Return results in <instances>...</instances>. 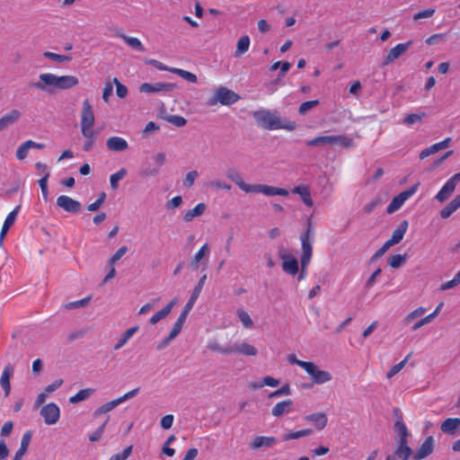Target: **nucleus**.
<instances>
[{
    "label": "nucleus",
    "mask_w": 460,
    "mask_h": 460,
    "mask_svg": "<svg viewBox=\"0 0 460 460\" xmlns=\"http://www.w3.org/2000/svg\"><path fill=\"white\" fill-rule=\"evenodd\" d=\"M252 118L257 125L266 130L286 129L293 131L296 123L287 118H281L277 111L260 109L252 112Z\"/></svg>",
    "instance_id": "obj_1"
},
{
    "label": "nucleus",
    "mask_w": 460,
    "mask_h": 460,
    "mask_svg": "<svg viewBox=\"0 0 460 460\" xmlns=\"http://www.w3.org/2000/svg\"><path fill=\"white\" fill-rule=\"evenodd\" d=\"M226 177L235 183L236 186L245 193H262L267 197L273 196H288V191L286 189L270 186L267 184H248L246 183L240 172L234 169L230 168L226 171Z\"/></svg>",
    "instance_id": "obj_2"
},
{
    "label": "nucleus",
    "mask_w": 460,
    "mask_h": 460,
    "mask_svg": "<svg viewBox=\"0 0 460 460\" xmlns=\"http://www.w3.org/2000/svg\"><path fill=\"white\" fill-rule=\"evenodd\" d=\"M79 80L75 75L58 76L52 73H43L39 76V81L31 84V87L46 93H52V89L66 90L77 85Z\"/></svg>",
    "instance_id": "obj_3"
},
{
    "label": "nucleus",
    "mask_w": 460,
    "mask_h": 460,
    "mask_svg": "<svg viewBox=\"0 0 460 460\" xmlns=\"http://www.w3.org/2000/svg\"><path fill=\"white\" fill-rule=\"evenodd\" d=\"M302 244V256H301V270L298 276V280H302L307 274V266L311 261L313 253V232L312 225L309 222L307 230L300 236Z\"/></svg>",
    "instance_id": "obj_4"
},
{
    "label": "nucleus",
    "mask_w": 460,
    "mask_h": 460,
    "mask_svg": "<svg viewBox=\"0 0 460 460\" xmlns=\"http://www.w3.org/2000/svg\"><path fill=\"white\" fill-rule=\"evenodd\" d=\"M206 279H207V275H203L197 286L194 288L190 298H189V301L187 302V304L185 305L183 310L181 311V314L179 315L178 319L176 320V322L174 323L178 324L179 326H181L182 328L187 317H188V314H190V312L191 311L194 304L196 303L197 299L199 298V295H200V292L205 285V282H206Z\"/></svg>",
    "instance_id": "obj_5"
},
{
    "label": "nucleus",
    "mask_w": 460,
    "mask_h": 460,
    "mask_svg": "<svg viewBox=\"0 0 460 460\" xmlns=\"http://www.w3.org/2000/svg\"><path fill=\"white\" fill-rule=\"evenodd\" d=\"M240 99V96L227 89L226 87L221 86L217 88L212 98L209 99V105H216L221 103L222 105H231L235 103Z\"/></svg>",
    "instance_id": "obj_6"
},
{
    "label": "nucleus",
    "mask_w": 460,
    "mask_h": 460,
    "mask_svg": "<svg viewBox=\"0 0 460 460\" xmlns=\"http://www.w3.org/2000/svg\"><path fill=\"white\" fill-rule=\"evenodd\" d=\"M418 187H419V183H416V184L412 185L411 187H410L409 189L402 191L397 196H395L392 199L390 204L387 206L386 212L388 214H393L395 211H397L398 209H400L401 207L404 204V202L416 193Z\"/></svg>",
    "instance_id": "obj_7"
},
{
    "label": "nucleus",
    "mask_w": 460,
    "mask_h": 460,
    "mask_svg": "<svg viewBox=\"0 0 460 460\" xmlns=\"http://www.w3.org/2000/svg\"><path fill=\"white\" fill-rule=\"evenodd\" d=\"M460 181V172L455 173L452 177H450L440 190L436 195V199L439 202L446 201L455 191L456 185Z\"/></svg>",
    "instance_id": "obj_8"
},
{
    "label": "nucleus",
    "mask_w": 460,
    "mask_h": 460,
    "mask_svg": "<svg viewBox=\"0 0 460 460\" xmlns=\"http://www.w3.org/2000/svg\"><path fill=\"white\" fill-rule=\"evenodd\" d=\"M305 371L311 376L313 382L317 385L328 383L332 379V376L330 372L319 369L316 365L311 361Z\"/></svg>",
    "instance_id": "obj_9"
},
{
    "label": "nucleus",
    "mask_w": 460,
    "mask_h": 460,
    "mask_svg": "<svg viewBox=\"0 0 460 460\" xmlns=\"http://www.w3.org/2000/svg\"><path fill=\"white\" fill-rule=\"evenodd\" d=\"M411 45L412 40H408L407 42L399 43L392 48L388 54L384 58L382 66H386L392 64L395 59L405 54Z\"/></svg>",
    "instance_id": "obj_10"
},
{
    "label": "nucleus",
    "mask_w": 460,
    "mask_h": 460,
    "mask_svg": "<svg viewBox=\"0 0 460 460\" xmlns=\"http://www.w3.org/2000/svg\"><path fill=\"white\" fill-rule=\"evenodd\" d=\"M40 415L47 425H54L60 418V409L55 402H49L41 408Z\"/></svg>",
    "instance_id": "obj_11"
},
{
    "label": "nucleus",
    "mask_w": 460,
    "mask_h": 460,
    "mask_svg": "<svg viewBox=\"0 0 460 460\" xmlns=\"http://www.w3.org/2000/svg\"><path fill=\"white\" fill-rule=\"evenodd\" d=\"M57 206L71 214H77L82 209V205L78 200H75L66 195H60L58 197Z\"/></svg>",
    "instance_id": "obj_12"
},
{
    "label": "nucleus",
    "mask_w": 460,
    "mask_h": 460,
    "mask_svg": "<svg viewBox=\"0 0 460 460\" xmlns=\"http://www.w3.org/2000/svg\"><path fill=\"white\" fill-rule=\"evenodd\" d=\"M176 87L175 84L172 83H143L139 86V92L145 93H169Z\"/></svg>",
    "instance_id": "obj_13"
},
{
    "label": "nucleus",
    "mask_w": 460,
    "mask_h": 460,
    "mask_svg": "<svg viewBox=\"0 0 460 460\" xmlns=\"http://www.w3.org/2000/svg\"><path fill=\"white\" fill-rule=\"evenodd\" d=\"M279 257L282 260L283 270L291 276H295L299 270L297 260L285 252H280Z\"/></svg>",
    "instance_id": "obj_14"
},
{
    "label": "nucleus",
    "mask_w": 460,
    "mask_h": 460,
    "mask_svg": "<svg viewBox=\"0 0 460 460\" xmlns=\"http://www.w3.org/2000/svg\"><path fill=\"white\" fill-rule=\"evenodd\" d=\"M278 442V438L275 437L267 436H255L249 444V447L252 450H259L261 448H270L274 447Z\"/></svg>",
    "instance_id": "obj_15"
},
{
    "label": "nucleus",
    "mask_w": 460,
    "mask_h": 460,
    "mask_svg": "<svg viewBox=\"0 0 460 460\" xmlns=\"http://www.w3.org/2000/svg\"><path fill=\"white\" fill-rule=\"evenodd\" d=\"M95 121L92 105L88 100L83 102L81 114V127H93Z\"/></svg>",
    "instance_id": "obj_16"
},
{
    "label": "nucleus",
    "mask_w": 460,
    "mask_h": 460,
    "mask_svg": "<svg viewBox=\"0 0 460 460\" xmlns=\"http://www.w3.org/2000/svg\"><path fill=\"white\" fill-rule=\"evenodd\" d=\"M434 449L433 437H428L420 448L413 454L412 460H421L429 456Z\"/></svg>",
    "instance_id": "obj_17"
},
{
    "label": "nucleus",
    "mask_w": 460,
    "mask_h": 460,
    "mask_svg": "<svg viewBox=\"0 0 460 460\" xmlns=\"http://www.w3.org/2000/svg\"><path fill=\"white\" fill-rule=\"evenodd\" d=\"M451 142H452V138L451 137H447V138H445L444 140H442V141H440L438 143L431 145L430 146L423 149L420 153V159L423 160L426 157H428V156H429L431 155H434V154L438 153V151H440L442 149L447 148Z\"/></svg>",
    "instance_id": "obj_18"
},
{
    "label": "nucleus",
    "mask_w": 460,
    "mask_h": 460,
    "mask_svg": "<svg viewBox=\"0 0 460 460\" xmlns=\"http://www.w3.org/2000/svg\"><path fill=\"white\" fill-rule=\"evenodd\" d=\"M293 406L294 402L290 399L281 401L271 409V414L277 418L281 417L285 414L292 412Z\"/></svg>",
    "instance_id": "obj_19"
},
{
    "label": "nucleus",
    "mask_w": 460,
    "mask_h": 460,
    "mask_svg": "<svg viewBox=\"0 0 460 460\" xmlns=\"http://www.w3.org/2000/svg\"><path fill=\"white\" fill-rule=\"evenodd\" d=\"M409 223L407 220L402 221L396 229L393 232L392 236L387 242L392 245L398 244L403 239L404 234L408 230Z\"/></svg>",
    "instance_id": "obj_20"
},
{
    "label": "nucleus",
    "mask_w": 460,
    "mask_h": 460,
    "mask_svg": "<svg viewBox=\"0 0 460 460\" xmlns=\"http://www.w3.org/2000/svg\"><path fill=\"white\" fill-rule=\"evenodd\" d=\"M13 374V368L11 364H7L1 375L0 377V385L4 392V395L8 396L11 392V384H10V378Z\"/></svg>",
    "instance_id": "obj_21"
},
{
    "label": "nucleus",
    "mask_w": 460,
    "mask_h": 460,
    "mask_svg": "<svg viewBox=\"0 0 460 460\" xmlns=\"http://www.w3.org/2000/svg\"><path fill=\"white\" fill-rule=\"evenodd\" d=\"M106 146L109 150L121 152L128 147V144L123 137H111L106 141Z\"/></svg>",
    "instance_id": "obj_22"
},
{
    "label": "nucleus",
    "mask_w": 460,
    "mask_h": 460,
    "mask_svg": "<svg viewBox=\"0 0 460 460\" xmlns=\"http://www.w3.org/2000/svg\"><path fill=\"white\" fill-rule=\"evenodd\" d=\"M292 193L299 195L305 206L313 207L314 201L308 186L304 184L296 186L292 190Z\"/></svg>",
    "instance_id": "obj_23"
},
{
    "label": "nucleus",
    "mask_w": 460,
    "mask_h": 460,
    "mask_svg": "<svg viewBox=\"0 0 460 460\" xmlns=\"http://www.w3.org/2000/svg\"><path fill=\"white\" fill-rule=\"evenodd\" d=\"M21 117V112L18 110H12L0 118V131L5 129L10 125L16 122Z\"/></svg>",
    "instance_id": "obj_24"
},
{
    "label": "nucleus",
    "mask_w": 460,
    "mask_h": 460,
    "mask_svg": "<svg viewBox=\"0 0 460 460\" xmlns=\"http://www.w3.org/2000/svg\"><path fill=\"white\" fill-rule=\"evenodd\" d=\"M460 428L459 418H448L445 420L440 426V429L445 434L455 435L456 430Z\"/></svg>",
    "instance_id": "obj_25"
},
{
    "label": "nucleus",
    "mask_w": 460,
    "mask_h": 460,
    "mask_svg": "<svg viewBox=\"0 0 460 460\" xmlns=\"http://www.w3.org/2000/svg\"><path fill=\"white\" fill-rule=\"evenodd\" d=\"M396 444L397 445L394 451V454L395 455L397 459L408 460L412 454V450L409 447L408 442H396Z\"/></svg>",
    "instance_id": "obj_26"
},
{
    "label": "nucleus",
    "mask_w": 460,
    "mask_h": 460,
    "mask_svg": "<svg viewBox=\"0 0 460 460\" xmlns=\"http://www.w3.org/2000/svg\"><path fill=\"white\" fill-rule=\"evenodd\" d=\"M177 303V299H172L169 304H167L163 309L156 312L151 318L149 323L151 324H156L162 319L165 318L172 311V307Z\"/></svg>",
    "instance_id": "obj_27"
},
{
    "label": "nucleus",
    "mask_w": 460,
    "mask_h": 460,
    "mask_svg": "<svg viewBox=\"0 0 460 460\" xmlns=\"http://www.w3.org/2000/svg\"><path fill=\"white\" fill-rule=\"evenodd\" d=\"M443 305H444L443 302L439 303L438 305V306L436 307V309L431 314H429V315L423 317L422 319H420V321L415 323L413 324V326L411 327V330L413 332H415V331L419 330L420 327H422L423 325H426V324L429 323L430 322H432L438 315Z\"/></svg>",
    "instance_id": "obj_28"
},
{
    "label": "nucleus",
    "mask_w": 460,
    "mask_h": 460,
    "mask_svg": "<svg viewBox=\"0 0 460 460\" xmlns=\"http://www.w3.org/2000/svg\"><path fill=\"white\" fill-rule=\"evenodd\" d=\"M460 208V193L457 194L444 208L440 210L442 218H448Z\"/></svg>",
    "instance_id": "obj_29"
},
{
    "label": "nucleus",
    "mask_w": 460,
    "mask_h": 460,
    "mask_svg": "<svg viewBox=\"0 0 460 460\" xmlns=\"http://www.w3.org/2000/svg\"><path fill=\"white\" fill-rule=\"evenodd\" d=\"M394 429L397 435L396 442H408V437L410 436V433L403 421H401L400 420H395Z\"/></svg>",
    "instance_id": "obj_30"
},
{
    "label": "nucleus",
    "mask_w": 460,
    "mask_h": 460,
    "mask_svg": "<svg viewBox=\"0 0 460 460\" xmlns=\"http://www.w3.org/2000/svg\"><path fill=\"white\" fill-rule=\"evenodd\" d=\"M181 327L179 326L178 324L174 323L169 335L165 338H164L163 340H161L157 345H156V349L158 350H161V349H165L166 347L169 346L170 342L174 339L176 338V336L181 332Z\"/></svg>",
    "instance_id": "obj_31"
},
{
    "label": "nucleus",
    "mask_w": 460,
    "mask_h": 460,
    "mask_svg": "<svg viewBox=\"0 0 460 460\" xmlns=\"http://www.w3.org/2000/svg\"><path fill=\"white\" fill-rule=\"evenodd\" d=\"M305 420L307 421L314 422L315 427L321 430L323 429L327 424V417L323 412H316L310 415H306Z\"/></svg>",
    "instance_id": "obj_32"
},
{
    "label": "nucleus",
    "mask_w": 460,
    "mask_h": 460,
    "mask_svg": "<svg viewBox=\"0 0 460 460\" xmlns=\"http://www.w3.org/2000/svg\"><path fill=\"white\" fill-rule=\"evenodd\" d=\"M206 210V204L205 203H199L197 204L192 209L188 210L183 215V220L185 222H190L195 217L201 216Z\"/></svg>",
    "instance_id": "obj_33"
},
{
    "label": "nucleus",
    "mask_w": 460,
    "mask_h": 460,
    "mask_svg": "<svg viewBox=\"0 0 460 460\" xmlns=\"http://www.w3.org/2000/svg\"><path fill=\"white\" fill-rule=\"evenodd\" d=\"M209 253V248L208 243H204L200 249L195 253L194 257L192 258L190 267L192 270H197L199 267V263L201 261V260Z\"/></svg>",
    "instance_id": "obj_34"
},
{
    "label": "nucleus",
    "mask_w": 460,
    "mask_h": 460,
    "mask_svg": "<svg viewBox=\"0 0 460 460\" xmlns=\"http://www.w3.org/2000/svg\"><path fill=\"white\" fill-rule=\"evenodd\" d=\"M117 37L124 40V41L128 45L130 46L132 49L139 51V52H143L145 51V47L143 45V43L140 41L139 39L137 38H135V37H129V36H127L123 33H118L116 35Z\"/></svg>",
    "instance_id": "obj_35"
},
{
    "label": "nucleus",
    "mask_w": 460,
    "mask_h": 460,
    "mask_svg": "<svg viewBox=\"0 0 460 460\" xmlns=\"http://www.w3.org/2000/svg\"><path fill=\"white\" fill-rule=\"evenodd\" d=\"M250 47V38L245 35L242 36L236 44V49L234 51V58H240L242 57L245 52L248 51Z\"/></svg>",
    "instance_id": "obj_36"
},
{
    "label": "nucleus",
    "mask_w": 460,
    "mask_h": 460,
    "mask_svg": "<svg viewBox=\"0 0 460 460\" xmlns=\"http://www.w3.org/2000/svg\"><path fill=\"white\" fill-rule=\"evenodd\" d=\"M138 326H133L129 329H128L125 332H123L119 339L118 342L114 346V349L118 350L121 349L128 341V340L137 332Z\"/></svg>",
    "instance_id": "obj_37"
},
{
    "label": "nucleus",
    "mask_w": 460,
    "mask_h": 460,
    "mask_svg": "<svg viewBox=\"0 0 460 460\" xmlns=\"http://www.w3.org/2000/svg\"><path fill=\"white\" fill-rule=\"evenodd\" d=\"M237 353L244 356H256L258 349L253 346L246 342H236Z\"/></svg>",
    "instance_id": "obj_38"
},
{
    "label": "nucleus",
    "mask_w": 460,
    "mask_h": 460,
    "mask_svg": "<svg viewBox=\"0 0 460 460\" xmlns=\"http://www.w3.org/2000/svg\"><path fill=\"white\" fill-rule=\"evenodd\" d=\"M94 392L95 390L93 388L82 389L69 398V402L73 404L78 403L88 399Z\"/></svg>",
    "instance_id": "obj_39"
},
{
    "label": "nucleus",
    "mask_w": 460,
    "mask_h": 460,
    "mask_svg": "<svg viewBox=\"0 0 460 460\" xmlns=\"http://www.w3.org/2000/svg\"><path fill=\"white\" fill-rule=\"evenodd\" d=\"M314 433V430L311 429H305L297 431H290L283 435L282 440L288 441L293 439H298L302 437L310 436Z\"/></svg>",
    "instance_id": "obj_40"
},
{
    "label": "nucleus",
    "mask_w": 460,
    "mask_h": 460,
    "mask_svg": "<svg viewBox=\"0 0 460 460\" xmlns=\"http://www.w3.org/2000/svg\"><path fill=\"white\" fill-rule=\"evenodd\" d=\"M118 405H119L118 399L108 402L97 408L93 412V416L97 418L102 414L108 413L115 409Z\"/></svg>",
    "instance_id": "obj_41"
},
{
    "label": "nucleus",
    "mask_w": 460,
    "mask_h": 460,
    "mask_svg": "<svg viewBox=\"0 0 460 460\" xmlns=\"http://www.w3.org/2000/svg\"><path fill=\"white\" fill-rule=\"evenodd\" d=\"M20 208H21V206L18 205L17 207H15L13 208V211H11L7 217H5L4 219V222L3 224V226H2V229L4 231H7L12 227V226L14 224L16 218H17V216L20 212Z\"/></svg>",
    "instance_id": "obj_42"
},
{
    "label": "nucleus",
    "mask_w": 460,
    "mask_h": 460,
    "mask_svg": "<svg viewBox=\"0 0 460 460\" xmlns=\"http://www.w3.org/2000/svg\"><path fill=\"white\" fill-rule=\"evenodd\" d=\"M170 72L181 76L190 83H196L198 80V77L195 74L181 68L172 67Z\"/></svg>",
    "instance_id": "obj_43"
},
{
    "label": "nucleus",
    "mask_w": 460,
    "mask_h": 460,
    "mask_svg": "<svg viewBox=\"0 0 460 460\" xmlns=\"http://www.w3.org/2000/svg\"><path fill=\"white\" fill-rule=\"evenodd\" d=\"M127 175V170L125 168H120L117 172L111 174L110 176V184L111 188L113 190H118L119 181L122 180Z\"/></svg>",
    "instance_id": "obj_44"
},
{
    "label": "nucleus",
    "mask_w": 460,
    "mask_h": 460,
    "mask_svg": "<svg viewBox=\"0 0 460 460\" xmlns=\"http://www.w3.org/2000/svg\"><path fill=\"white\" fill-rule=\"evenodd\" d=\"M425 117H426V113L425 112L411 113V114H408L407 116H405L403 118L402 123L407 125V126H411V125H413L415 123L421 122V120Z\"/></svg>",
    "instance_id": "obj_45"
},
{
    "label": "nucleus",
    "mask_w": 460,
    "mask_h": 460,
    "mask_svg": "<svg viewBox=\"0 0 460 460\" xmlns=\"http://www.w3.org/2000/svg\"><path fill=\"white\" fill-rule=\"evenodd\" d=\"M331 145H339L345 147L353 146V140L344 136H331Z\"/></svg>",
    "instance_id": "obj_46"
},
{
    "label": "nucleus",
    "mask_w": 460,
    "mask_h": 460,
    "mask_svg": "<svg viewBox=\"0 0 460 460\" xmlns=\"http://www.w3.org/2000/svg\"><path fill=\"white\" fill-rule=\"evenodd\" d=\"M407 260L406 254H394L388 260V264L394 269L400 268Z\"/></svg>",
    "instance_id": "obj_47"
},
{
    "label": "nucleus",
    "mask_w": 460,
    "mask_h": 460,
    "mask_svg": "<svg viewBox=\"0 0 460 460\" xmlns=\"http://www.w3.org/2000/svg\"><path fill=\"white\" fill-rule=\"evenodd\" d=\"M31 431H27L23 434L22 440H21V446L20 448L16 451L18 453L25 455L28 451V447L30 446L31 440Z\"/></svg>",
    "instance_id": "obj_48"
},
{
    "label": "nucleus",
    "mask_w": 460,
    "mask_h": 460,
    "mask_svg": "<svg viewBox=\"0 0 460 460\" xmlns=\"http://www.w3.org/2000/svg\"><path fill=\"white\" fill-rule=\"evenodd\" d=\"M331 136H323V137H317L311 140L306 141L307 146H323V145H331Z\"/></svg>",
    "instance_id": "obj_49"
},
{
    "label": "nucleus",
    "mask_w": 460,
    "mask_h": 460,
    "mask_svg": "<svg viewBox=\"0 0 460 460\" xmlns=\"http://www.w3.org/2000/svg\"><path fill=\"white\" fill-rule=\"evenodd\" d=\"M109 420H110V417H107L105 421L89 436V440L91 442L98 441L102 438L104 429H105V427H106Z\"/></svg>",
    "instance_id": "obj_50"
},
{
    "label": "nucleus",
    "mask_w": 460,
    "mask_h": 460,
    "mask_svg": "<svg viewBox=\"0 0 460 460\" xmlns=\"http://www.w3.org/2000/svg\"><path fill=\"white\" fill-rule=\"evenodd\" d=\"M237 316L245 328L252 327L253 322L247 312H245L244 310L239 309V310H237Z\"/></svg>",
    "instance_id": "obj_51"
},
{
    "label": "nucleus",
    "mask_w": 460,
    "mask_h": 460,
    "mask_svg": "<svg viewBox=\"0 0 460 460\" xmlns=\"http://www.w3.org/2000/svg\"><path fill=\"white\" fill-rule=\"evenodd\" d=\"M319 104L318 100L307 101L300 104L298 107V113L305 115L308 111L315 108Z\"/></svg>",
    "instance_id": "obj_52"
},
{
    "label": "nucleus",
    "mask_w": 460,
    "mask_h": 460,
    "mask_svg": "<svg viewBox=\"0 0 460 460\" xmlns=\"http://www.w3.org/2000/svg\"><path fill=\"white\" fill-rule=\"evenodd\" d=\"M30 143L29 140L23 142L16 150V158L20 161L26 158L28 152L30 150L31 145H28Z\"/></svg>",
    "instance_id": "obj_53"
},
{
    "label": "nucleus",
    "mask_w": 460,
    "mask_h": 460,
    "mask_svg": "<svg viewBox=\"0 0 460 460\" xmlns=\"http://www.w3.org/2000/svg\"><path fill=\"white\" fill-rule=\"evenodd\" d=\"M290 394H291V388H290V385L287 384V385L281 386L280 388H279L278 390L271 392L268 397H269V399H273V398H277V397H279L282 395H290Z\"/></svg>",
    "instance_id": "obj_54"
},
{
    "label": "nucleus",
    "mask_w": 460,
    "mask_h": 460,
    "mask_svg": "<svg viewBox=\"0 0 460 460\" xmlns=\"http://www.w3.org/2000/svg\"><path fill=\"white\" fill-rule=\"evenodd\" d=\"M411 354H409L403 360H402L400 363L394 365L391 369L387 372V378H391L394 376H395L397 373H399L405 366V364L408 361V358H410Z\"/></svg>",
    "instance_id": "obj_55"
},
{
    "label": "nucleus",
    "mask_w": 460,
    "mask_h": 460,
    "mask_svg": "<svg viewBox=\"0 0 460 460\" xmlns=\"http://www.w3.org/2000/svg\"><path fill=\"white\" fill-rule=\"evenodd\" d=\"M43 56L52 59L53 61L58 62V63H63V62L71 60V58L68 56H64V55L57 54V53L50 52V51L44 52Z\"/></svg>",
    "instance_id": "obj_56"
},
{
    "label": "nucleus",
    "mask_w": 460,
    "mask_h": 460,
    "mask_svg": "<svg viewBox=\"0 0 460 460\" xmlns=\"http://www.w3.org/2000/svg\"><path fill=\"white\" fill-rule=\"evenodd\" d=\"M133 446H128L121 453L111 456L109 460H126L131 456Z\"/></svg>",
    "instance_id": "obj_57"
},
{
    "label": "nucleus",
    "mask_w": 460,
    "mask_h": 460,
    "mask_svg": "<svg viewBox=\"0 0 460 460\" xmlns=\"http://www.w3.org/2000/svg\"><path fill=\"white\" fill-rule=\"evenodd\" d=\"M426 312V308L424 307H418L412 312H411L404 319L405 323L409 324L412 323L416 318L421 316Z\"/></svg>",
    "instance_id": "obj_58"
},
{
    "label": "nucleus",
    "mask_w": 460,
    "mask_h": 460,
    "mask_svg": "<svg viewBox=\"0 0 460 460\" xmlns=\"http://www.w3.org/2000/svg\"><path fill=\"white\" fill-rule=\"evenodd\" d=\"M128 252L127 246L119 247L117 252L110 258L109 264L111 266L114 265L118 261H119Z\"/></svg>",
    "instance_id": "obj_59"
},
{
    "label": "nucleus",
    "mask_w": 460,
    "mask_h": 460,
    "mask_svg": "<svg viewBox=\"0 0 460 460\" xmlns=\"http://www.w3.org/2000/svg\"><path fill=\"white\" fill-rule=\"evenodd\" d=\"M198 175H199V172L196 170L189 172L183 180V185L186 188H189V189L191 188L193 186L194 181H195L196 178L198 177Z\"/></svg>",
    "instance_id": "obj_60"
},
{
    "label": "nucleus",
    "mask_w": 460,
    "mask_h": 460,
    "mask_svg": "<svg viewBox=\"0 0 460 460\" xmlns=\"http://www.w3.org/2000/svg\"><path fill=\"white\" fill-rule=\"evenodd\" d=\"M435 12H436V10L434 8H429V9L420 11L413 15V20L419 21L421 19L430 18L433 16Z\"/></svg>",
    "instance_id": "obj_61"
},
{
    "label": "nucleus",
    "mask_w": 460,
    "mask_h": 460,
    "mask_svg": "<svg viewBox=\"0 0 460 460\" xmlns=\"http://www.w3.org/2000/svg\"><path fill=\"white\" fill-rule=\"evenodd\" d=\"M50 173H46V175H43L42 178H40L38 182H39V185L40 187V190H41V192H42V196H43V199L45 200L48 199V180H49V177Z\"/></svg>",
    "instance_id": "obj_62"
},
{
    "label": "nucleus",
    "mask_w": 460,
    "mask_h": 460,
    "mask_svg": "<svg viewBox=\"0 0 460 460\" xmlns=\"http://www.w3.org/2000/svg\"><path fill=\"white\" fill-rule=\"evenodd\" d=\"M113 83L116 85V94L119 98H125L128 94V88L126 85L122 84L118 78L113 79Z\"/></svg>",
    "instance_id": "obj_63"
},
{
    "label": "nucleus",
    "mask_w": 460,
    "mask_h": 460,
    "mask_svg": "<svg viewBox=\"0 0 460 460\" xmlns=\"http://www.w3.org/2000/svg\"><path fill=\"white\" fill-rule=\"evenodd\" d=\"M166 120L176 127H183L187 123V120L180 115H171L166 118Z\"/></svg>",
    "instance_id": "obj_64"
}]
</instances>
